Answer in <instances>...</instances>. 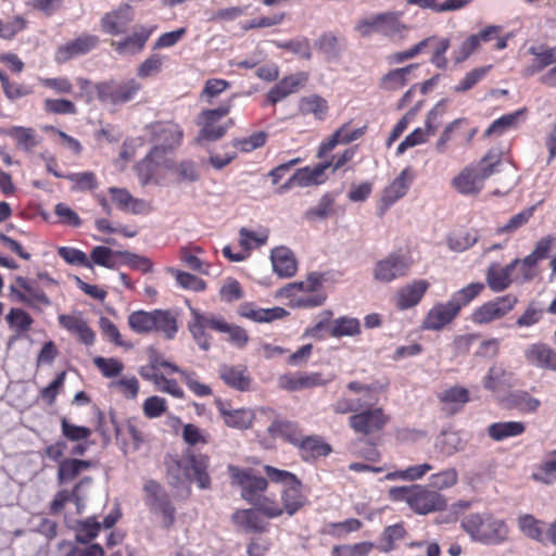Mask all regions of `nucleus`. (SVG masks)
Here are the masks:
<instances>
[{
    "label": "nucleus",
    "mask_w": 556,
    "mask_h": 556,
    "mask_svg": "<svg viewBox=\"0 0 556 556\" xmlns=\"http://www.w3.org/2000/svg\"><path fill=\"white\" fill-rule=\"evenodd\" d=\"M182 129L173 122H157L147 126L146 136L153 144L147 156L138 163L137 173L142 185L149 184L167 152L180 146Z\"/></svg>",
    "instance_id": "f257e3e1"
},
{
    "label": "nucleus",
    "mask_w": 556,
    "mask_h": 556,
    "mask_svg": "<svg viewBox=\"0 0 556 556\" xmlns=\"http://www.w3.org/2000/svg\"><path fill=\"white\" fill-rule=\"evenodd\" d=\"M191 318L188 321V330L192 339L202 351H208L212 345V337L207 330H214L227 336V340L237 348H243L249 341L248 332L240 326L229 324L223 316L210 312H200L190 308Z\"/></svg>",
    "instance_id": "f03ea898"
},
{
    "label": "nucleus",
    "mask_w": 556,
    "mask_h": 556,
    "mask_svg": "<svg viewBox=\"0 0 556 556\" xmlns=\"http://www.w3.org/2000/svg\"><path fill=\"white\" fill-rule=\"evenodd\" d=\"M484 290V283L471 282L452 294L447 302H439L428 312L422 328L438 331L451 324L463 307L467 306Z\"/></svg>",
    "instance_id": "7ed1b4c3"
},
{
    "label": "nucleus",
    "mask_w": 556,
    "mask_h": 556,
    "mask_svg": "<svg viewBox=\"0 0 556 556\" xmlns=\"http://www.w3.org/2000/svg\"><path fill=\"white\" fill-rule=\"evenodd\" d=\"M460 527L472 541L485 545H500L509 533L506 522L490 513L469 514L462 519Z\"/></svg>",
    "instance_id": "20e7f679"
},
{
    "label": "nucleus",
    "mask_w": 556,
    "mask_h": 556,
    "mask_svg": "<svg viewBox=\"0 0 556 556\" xmlns=\"http://www.w3.org/2000/svg\"><path fill=\"white\" fill-rule=\"evenodd\" d=\"M389 497L394 502H405L418 515L440 511L447 505L443 494L422 484L392 486Z\"/></svg>",
    "instance_id": "39448f33"
},
{
    "label": "nucleus",
    "mask_w": 556,
    "mask_h": 556,
    "mask_svg": "<svg viewBox=\"0 0 556 556\" xmlns=\"http://www.w3.org/2000/svg\"><path fill=\"white\" fill-rule=\"evenodd\" d=\"M208 465L210 459L206 455L188 453L181 460L168 468L169 476L175 479L170 483L178 485L185 481H195L200 489H208L211 485Z\"/></svg>",
    "instance_id": "423d86ee"
},
{
    "label": "nucleus",
    "mask_w": 556,
    "mask_h": 556,
    "mask_svg": "<svg viewBox=\"0 0 556 556\" xmlns=\"http://www.w3.org/2000/svg\"><path fill=\"white\" fill-rule=\"evenodd\" d=\"M100 102L108 105H122L135 99L141 84L135 78L126 80H108L94 86Z\"/></svg>",
    "instance_id": "0eeeda50"
},
{
    "label": "nucleus",
    "mask_w": 556,
    "mask_h": 556,
    "mask_svg": "<svg viewBox=\"0 0 556 556\" xmlns=\"http://www.w3.org/2000/svg\"><path fill=\"white\" fill-rule=\"evenodd\" d=\"M231 108V100H227L216 109L203 110L197 118V124L201 127L198 141H216L220 139L232 125V122L228 121L224 125H219L218 122L228 115Z\"/></svg>",
    "instance_id": "6e6552de"
},
{
    "label": "nucleus",
    "mask_w": 556,
    "mask_h": 556,
    "mask_svg": "<svg viewBox=\"0 0 556 556\" xmlns=\"http://www.w3.org/2000/svg\"><path fill=\"white\" fill-rule=\"evenodd\" d=\"M413 265L412 257L405 253L393 252L376 262L372 276L381 283H390L408 275Z\"/></svg>",
    "instance_id": "1a4fd4ad"
},
{
    "label": "nucleus",
    "mask_w": 556,
    "mask_h": 556,
    "mask_svg": "<svg viewBox=\"0 0 556 556\" xmlns=\"http://www.w3.org/2000/svg\"><path fill=\"white\" fill-rule=\"evenodd\" d=\"M13 301L23 303L33 309H41L51 305L46 292L37 283L23 276H16L9 287Z\"/></svg>",
    "instance_id": "9d476101"
},
{
    "label": "nucleus",
    "mask_w": 556,
    "mask_h": 556,
    "mask_svg": "<svg viewBox=\"0 0 556 556\" xmlns=\"http://www.w3.org/2000/svg\"><path fill=\"white\" fill-rule=\"evenodd\" d=\"M518 303L515 294L508 293L497 296L476 307L470 319L476 325H486L498 320L509 314Z\"/></svg>",
    "instance_id": "9b49d317"
},
{
    "label": "nucleus",
    "mask_w": 556,
    "mask_h": 556,
    "mask_svg": "<svg viewBox=\"0 0 556 556\" xmlns=\"http://www.w3.org/2000/svg\"><path fill=\"white\" fill-rule=\"evenodd\" d=\"M228 473L232 485L241 488V496L248 503H251L263 493L268 482L264 477L255 476L252 469H241L235 465L228 466Z\"/></svg>",
    "instance_id": "f8f14e48"
},
{
    "label": "nucleus",
    "mask_w": 556,
    "mask_h": 556,
    "mask_svg": "<svg viewBox=\"0 0 556 556\" xmlns=\"http://www.w3.org/2000/svg\"><path fill=\"white\" fill-rule=\"evenodd\" d=\"M390 417L381 407L362 408L349 419L350 427L365 435L381 431L389 422Z\"/></svg>",
    "instance_id": "ddd939ff"
},
{
    "label": "nucleus",
    "mask_w": 556,
    "mask_h": 556,
    "mask_svg": "<svg viewBox=\"0 0 556 556\" xmlns=\"http://www.w3.org/2000/svg\"><path fill=\"white\" fill-rule=\"evenodd\" d=\"M444 114V106L442 104L435 105L429 113L425 123V128H416L413 132L405 137V139L397 146V154H403L407 149L421 144L433 136L441 125V119Z\"/></svg>",
    "instance_id": "4468645a"
},
{
    "label": "nucleus",
    "mask_w": 556,
    "mask_h": 556,
    "mask_svg": "<svg viewBox=\"0 0 556 556\" xmlns=\"http://www.w3.org/2000/svg\"><path fill=\"white\" fill-rule=\"evenodd\" d=\"M135 12L134 8L124 3L113 11L108 12L101 18V29L111 36H117L124 34L128 25L134 21Z\"/></svg>",
    "instance_id": "2eb2a0df"
},
{
    "label": "nucleus",
    "mask_w": 556,
    "mask_h": 556,
    "mask_svg": "<svg viewBox=\"0 0 556 556\" xmlns=\"http://www.w3.org/2000/svg\"><path fill=\"white\" fill-rule=\"evenodd\" d=\"M412 185V176L407 168L403 169L382 191L379 211L384 214L395 202L406 195Z\"/></svg>",
    "instance_id": "dca6fc26"
},
{
    "label": "nucleus",
    "mask_w": 556,
    "mask_h": 556,
    "mask_svg": "<svg viewBox=\"0 0 556 556\" xmlns=\"http://www.w3.org/2000/svg\"><path fill=\"white\" fill-rule=\"evenodd\" d=\"M99 41L98 36L84 34L59 47L55 52V62L65 63L73 58L86 54L93 50L99 45Z\"/></svg>",
    "instance_id": "f3484780"
},
{
    "label": "nucleus",
    "mask_w": 556,
    "mask_h": 556,
    "mask_svg": "<svg viewBox=\"0 0 556 556\" xmlns=\"http://www.w3.org/2000/svg\"><path fill=\"white\" fill-rule=\"evenodd\" d=\"M143 491L146 492V504L150 509L161 513L169 521H173L175 509L163 488L157 482L149 480L144 483Z\"/></svg>",
    "instance_id": "a211bd4d"
},
{
    "label": "nucleus",
    "mask_w": 556,
    "mask_h": 556,
    "mask_svg": "<svg viewBox=\"0 0 556 556\" xmlns=\"http://www.w3.org/2000/svg\"><path fill=\"white\" fill-rule=\"evenodd\" d=\"M307 79L308 74L305 72H300L283 77L268 91L266 96L267 101L271 104L280 102L290 94L298 92L301 87L304 86Z\"/></svg>",
    "instance_id": "6ab92c4d"
},
{
    "label": "nucleus",
    "mask_w": 556,
    "mask_h": 556,
    "mask_svg": "<svg viewBox=\"0 0 556 556\" xmlns=\"http://www.w3.org/2000/svg\"><path fill=\"white\" fill-rule=\"evenodd\" d=\"M519 264V258H515L508 265L502 267L498 263H492L488 267L485 280L493 292L505 291L513 283V271Z\"/></svg>",
    "instance_id": "aec40b11"
},
{
    "label": "nucleus",
    "mask_w": 556,
    "mask_h": 556,
    "mask_svg": "<svg viewBox=\"0 0 556 556\" xmlns=\"http://www.w3.org/2000/svg\"><path fill=\"white\" fill-rule=\"evenodd\" d=\"M429 288L428 281L424 279L414 280L401 287L394 296L395 305L400 309H408L416 306Z\"/></svg>",
    "instance_id": "412c9836"
},
{
    "label": "nucleus",
    "mask_w": 556,
    "mask_h": 556,
    "mask_svg": "<svg viewBox=\"0 0 556 556\" xmlns=\"http://www.w3.org/2000/svg\"><path fill=\"white\" fill-rule=\"evenodd\" d=\"M528 52L532 58L522 70V74L526 77L534 76L556 62V49L554 48L544 46L531 47Z\"/></svg>",
    "instance_id": "4be33fe9"
},
{
    "label": "nucleus",
    "mask_w": 556,
    "mask_h": 556,
    "mask_svg": "<svg viewBox=\"0 0 556 556\" xmlns=\"http://www.w3.org/2000/svg\"><path fill=\"white\" fill-rule=\"evenodd\" d=\"M61 327L78 337L86 345H92L96 340L94 331L88 326L80 314H62L58 317Z\"/></svg>",
    "instance_id": "5701e85b"
},
{
    "label": "nucleus",
    "mask_w": 556,
    "mask_h": 556,
    "mask_svg": "<svg viewBox=\"0 0 556 556\" xmlns=\"http://www.w3.org/2000/svg\"><path fill=\"white\" fill-rule=\"evenodd\" d=\"M525 357L538 368L556 371V351L545 343L531 344L526 350Z\"/></svg>",
    "instance_id": "b1692460"
},
{
    "label": "nucleus",
    "mask_w": 556,
    "mask_h": 556,
    "mask_svg": "<svg viewBox=\"0 0 556 556\" xmlns=\"http://www.w3.org/2000/svg\"><path fill=\"white\" fill-rule=\"evenodd\" d=\"M154 27L140 26L135 33L118 41H112V47L119 54H135L143 49Z\"/></svg>",
    "instance_id": "393cba45"
},
{
    "label": "nucleus",
    "mask_w": 556,
    "mask_h": 556,
    "mask_svg": "<svg viewBox=\"0 0 556 556\" xmlns=\"http://www.w3.org/2000/svg\"><path fill=\"white\" fill-rule=\"evenodd\" d=\"M231 520L235 526L247 531V532H265L268 528V522L264 517L255 509H238L232 516Z\"/></svg>",
    "instance_id": "a878e982"
},
{
    "label": "nucleus",
    "mask_w": 556,
    "mask_h": 556,
    "mask_svg": "<svg viewBox=\"0 0 556 556\" xmlns=\"http://www.w3.org/2000/svg\"><path fill=\"white\" fill-rule=\"evenodd\" d=\"M217 409L222 415L224 422L231 428L248 429L252 426L254 413L251 409H232L228 404L217 401Z\"/></svg>",
    "instance_id": "bb28decb"
},
{
    "label": "nucleus",
    "mask_w": 556,
    "mask_h": 556,
    "mask_svg": "<svg viewBox=\"0 0 556 556\" xmlns=\"http://www.w3.org/2000/svg\"><path fill=\"white\" fill-rule=\"evenodd\" d=\"M270 261L274 271L283 278L292 277L298 269L292 251L286 247H277L271 250Z\"/></svg>",
    "instance_id": "cd10ccee"
},
{
    "label": "nucleus",
    "mask_w": 556,
    "mask_h": 556,
    "mask_svg": "<svg viewBox=\"0 0 556 556\" xmlns=\"http://www.w3.org/2000/svg\"><path fill=\"white\" fill-rule=\"evenodd\" d=\"M483 180L475 167L464 168L454 179V188L464 195L478 194L483 188Z\"/></svg>",
    "instance_id": "c85d7f7f"
},
{
    "label": "nucleus",
    "mask_w": 556,
    "mask_h": 556,
    "mask_svg": "<svg viewBox=\"0 0 556 556\" xmlns=\"http://www.w3.org/2000/svg\"><path fill=\"white\" fill-rule=\"evenodd\" d=\"M92 482V479L89 477L83 478L73 489V491L61 490L54 496L51 503V511L58 513L60 511L67 502H74L77 509L80 510L84 506L85 496L80 494V491L84 486H89Z\"/></svg>",
    "instance_id": "c756f323"
},
{
    "label": "nucleus",
    "mask_w": 556,
    "mask_h": 556,
    "mask_svg": "<svg viewBox=\"0 0 556 556\" xmlns=\"http://www.w3.org/2000/svg\"><path fill=\"white\" fill-rule=\"evenodd\" d=\"M438 399L444 405L443 409L447 414L454 415L469 402V392L464 387L455 386L440 392Z\"/></svg>",
    "instance_id": "7c9ffc66"
},
{
    "label": "nucleus",
    "mask_w": 556,
    "mask_h": 556,
    "mask_svg": "<svg viewBox=\"0 0 556 556\" xmlns=\"http://www.w3.org/2000/svg\"><path fill=\"white\" fill-rule=\"evenodd\" d=\"M403 12L401 11H387L380 13V35L394 39L402 38L407 31L408 27L402 21Z\"/></svg>",
    "instance_id": "2f4dec72"
},
{
    "label": "nucleus",
    "mask_w": 556,
    "mask_h": 556,
    "mask_svg": "<svg viewBox=\"0 0 556 556\" xmlns=\"http://www.w3.org/2000/svg\"><path fill=\"white\" fill-rule=\"evenodd\" d=\"M299 441L295 446L300 448L301 456L304 460L327 456L331 452L330 445L318 435H302Z\"/></svg>",
    "instance_id": "473e14b6"
},
{
    "label": "nucleus",
    "mask_w": 556,
    "mask_h": 556,
    "mask_svg": "<svg viewBox=\"0 0 556 556\" xmlns=\"http://www.w3.org/2000/svg\"><path fill=\"white\" fill-rule=\"evenodd\" d=\"M240 315L256 323H270L283 318L288 312L279 306L262 308L244 304L240 307Z\"/></svg>",
    "instance_id": "72a5a7b5"
},
{
    "label": "nucleus",
    "mask_w": 556,
    "mask_h": 556,
    "mask_svg": "<svg viewBox=\"0 0 556 556\" xmlns=\"http://www.w3.org/2000/svg\"><path fill=\"white\" fill-rule=\"evenodd\" d=\"M513 386H515L514 374L502 365L492 366L483 379V387L490 391H497Z\"/></svg>",
    "instance_id": "f704fd0d"
},
{
    "label": "nucleus",
    "mask_w": 556,
    "mask_h": 556,
    "mask_svg": "<svg viewBox=\"0 0 556 556\" xmlns=\"http://www.w3.org/2000/svg\"><path fill=\"white\" fill-rule=\"evenodd\" d=\"M434 447L441 454L452 456L466 447V441L458 431L444 430L438 435Z\"/></svg>",
    "instance_id": "c9c22d12"
},
{
    "label": "nucleus",
    "mask_w": 556,
    "mask_h": 556,
    "mask_svg": "<svg viewBox=\"0 0 556 556\" xmlns=\"http://www.w3.org/2000/svg\"><path fill=\"white\" fill-rule=\"evenodd\" d=\"M219 375L226 384L239 391H245L250 387V378L244 366L224 365L219 369Z\"/></svg>",
    "instance_id": "e433bc0d"
},
{
    "label": "nucleus",
    "mask_w": 556,
    "mask_h": 556,
    "mask_svg": "<svg viewBox=\"0 0 556 556\" xmlns=\"http://www.w3.org/2000/svg\"><path fill=\"white\" fill-rule=\"evenodd\" d=\"M299 111L302 115L312 114L315 119L324 121L328 114L329 105L325 98L314 93L300 99Z\"/></svg>",
    "instance_id": "4c0bfd02"
},
{
    "label": "nucleus",
    "mask_w": 556,
    "mask_h": 556,
    "mask_svg": "<svg viewBox=\"0 0 556 556\" xmlns=\"http://www.w3.org/2000/svg\"><path fill=\"white\" fill-rule=\"evenodd\" d=\"M124 251L112 250L108 247H94L90 253L91 264H96L110 269L122 266Z\"/></svg>",
    "instance_id": "58836bf2"
},
{
    "label": "nucleus",
    "mask_w": 556,
    "mask_h": 556,
    "mask_svg": "<svg viewBox=\"0 0 556 556\" xmlns=\"http://www.w3.org/2000/svg\"><path fill=\"white\" fill-rule=\"evenodd\" d=\"M324 276L317 271L308 274L304 281L287 285L280 291V295L291 298L298 295V292H319L323 285Z\"/></svg>",
    "instance_id": "ea45409f"
},
{
    "label": "nucleus",
    "mask_w": 556,
    "mask_h": 556,
    "mask_svg": "<svg viewBox=\"0 0 556 556\" xmlns=\"http://www.w3.org/2000/svg\"><path fill=\"white\" fill-rule=\"evenodd\" d=\"M160 166H164L172 173L176 174L178 182H194L200 177L195 163L190 160L174 163L173 161L165 159Z\"/></svg>",
    "instance_id": "a19ab883"
},
{
    "label": "nucleus",
    "mask_w": 556,
    "mask_h": 556,
    "mask_svg": "<svg viewBox=\"0 0 556 556\" xmlns=\"http://www.w3.org/2000/svg\"><path fill=\"white\" fill-rule=\"evenodd\" d=\"M526 426L521 421L494 422L488 427V434L494 441H503L508 438L521 435Z\"/></svg>",
    "instance_id": "79ce46f5"
},
{
    "label": "nucleus",
    "mask_w": 556,
    "mask_h": 556,
    "mask_svg": "<svg viewBox=\"0 0 556 556\" xmlns=\"http://www.w3.org/2000/svg\"><path fill=\"white\" fill-rule=\"evenodd\" d=\"M417 66V64H410L390 71L381 78L380 87L387 91H395L403 88L407 84L409 75Z\"/></svg>",
    "instance_id": "37998d69"
},
{
    "label": "nucleus",
    "mask_w": 556,
    "mask_h": 556,
    "mask_svg": "<svg viewBox=\"0 0 556 556\" xmlns=\"http://www.w3.org/2000/svg\"><path fill=\"white\" fill-rule=\"evenodd\" d=\"M268 432L273 438H282L294 446L302 437L298 425L286 419L274 420L268 427Z\"/></svg>",
    "instance_id": "c03bdc74"
},
{
    "label": "nucleus",
    "mask_w": 556,
    "mask_h": 556,
    "mask_svg": "<svg viewBox=\"0 0 556 556\" xmlns=\"http://www.w3.org/2000/svg\"><path fill=\"white\" fill-rule=\"evenodd\" d=\"M91 467L90 460L76 458H64L60 462L58 469V481L60 484L75 479L81 471Z\"/></svg>",
    "instance_id": "a18cd8bd"
},
{
    "label": "nucleus",
    "mask_w": 556,
    "mask_h": 556,
    "mask_svg": "<svg viewBox=\"0 0 556 556\" xmlns=\"http://www.w3.org/2000/svg\"><path fill=\"white\" fill-rule=\"evenodd\" d=\"M330 166L331 162L326 161L313 167H302L295 172V178L301 180V187L323 184L325 181V170Z\"/></svg>",
    "instance_id": "49530a36"
},
{
    "label": "nucleus",
    "mask_w": 556,
    "mask_h": 556,
    "mask_svg": "<svg viewBox=\"0 0 556 556\" xmlns=\"http://www.w3.org/2000/svg\"><path fill=\"white\" fill-rule=\"evenodd\" d=\"M532 477L544 484L556 483V448L544 456Z\"/></svg>",
    "instance_id": "de8ad7c7"
},
{
    "label": "nucleus",
    "mask_w": 556,
    "mask_h": 556,
    "mask_svg": "<svg viewBox=\"0 0 556 556\" xmlns=\"http://www.w3.org/2000/svg\"><path fill=\"white\" fill-rule=\"evenodd\" d=\"M302 484L300 480L296 483L289 484L282 492V502L285 510L289 516L294 515L305 503V496L302 494Z\"/></svg>",
    "instance_id": "09e8293b"
},
{
    "label": "nucleus",
    "mask_w": 556,
    "mask_h": 556,
    "mask_svg": "<svg viewBox=\"0 0 556 556\" xmlns=\"http://www.w3.org/2000/svg\"><path fill=\"white\" fill-rule=\"evenodd\" d=\"M110 417L114 427L116 439L119 440L123 431L126 430L132 439L134 450H138L143 442V434L139 428V421L136 418H129L124 425H121L117 422L114 413H111Z\"/></svg>",
    "instance_id": "8fccbe9b"
},
{
    "label": "nucleus",
    "mask_w": 556,
    "mask_h": 556,
    "mask_svg": "<svg viewBox=\"0 0 556 556\" xmlns=\"http://www.w3.org/2000/svg\"><path fill=\"white\" fill-rule=\"evenodd\" d=\"M329 332L334 338L354 337L361 333V324L355 317H340L331 323Z\"/></svg>",
    "instance_id": "3c124183"
},
{
    "label": "nucleus",
    "mask_w": 556,
    "mask_h": 556,
    "mask_svg": "<svg viewBox=\"0 0 556 556\" xmlns=\"http://www.w3.org/2000/svg\"><path fill=\"white\" fill-rule=\"evenodd\" d=\"M155 330L162 332L166 339H174L178 331L177 319L169 311L154 309Z\"/></svg>",
    "instance_id": "603ef678"
},
{
    "label": "nucleus",
    "mask_w": 556,
    "mask_h": 556,
    "mask_svg": "<svg viewBox=\"0 0 556 556\" xmlns=\"http://www.w3.org/2000/svg\"><path fill=\"white\" fill-rule=\"evenodd\" d=\"M508 403L513 408L525 413H535L541 406V401L531 396L527 391L518 390L509 394Z\"/></svg>",
    "instance_id": "864d4df0"
},
{
    "label": "nucleus",
    "mask_w": 556,
    "mask_h": 556,
    "mask_svg": "<svg viewBox=\"0 0 556 556\" xmlns=\"http://www.w3.org/2000/svg\"><path fill=\"white\" fill-rule=\"evenodd\" d=\"M8 135L16 141L17 147L25 151L33 150L40 142L33 128L13 126L8 130Z\"/></svg>",
    "instance_id": "5fc2aeb1"
},
{
    "label": "nucleus",
    "mask_w": 556,
    "mask_h": 556,
    "mask_svg": "<svg viewBox=\"0 0 556 556\" xmlns=\"http://www.w3.org/2000/svg\"><path fill=\"white\" fill-rule=\"evenodd\" d=\"M154 311L144 312L137 311L132 312L128 316V325L130 329L137 333H147L155 330L154 324Z\"/></svg>",
    "instance_id": "6e6d98bb"
},
{
    "label": "nucleus",
    "mask_w": 556,
    "mask_h": 556,
    "mask_svg": "<svg viewBox=\"0 0 556 556\" xmlns=\"http://www.w3.org/2000/svg\"><path fill=\"white\" fill-rule=\"evenodd\" d=\"M518 526L522 533L538 542H544V525L531 515H523L518 519Z\"/></svg>",
    "instance_id": "4d7b16f0"
},
{
    "label": "nucleus",
    "mask_w": 556,
    "mask_h": 556,
    "mask_svg": "<svg viewBox=\"0 0 556 556\" xmlns=\"http://www.w3.org/2000/svg\"><path fill=\"white\" fill-rule=\"evenodd\" d=\"M5 319L10 328L15 330L17 333L29 330L34 323L31 316L22 308H11L5 316Z\"/></svg>",
    "instance_id": "13d9d810"
},
{
    "label": "nucleus",
    "mask_w": 556,
    "mask_h": 556,
    "mask_svg": "<svg viewBox=\"0 0 556 556\" xmlns=\"http://www.w3.org/2000/svg\"><path fill=\"white\" fill-rule=\"evenodd\" d=\"M93 364L105 378H116L125 368L123 362L115 357L97 356Z\"/></svg>",
    "instance_id": "bf43d9fd"
},
{
    "label": "nucleus",
    "mask_w": 556,
    "mask_h": 556,
    "mask_svg": "<svg viewBox=\"0 0 556 556\" xmlns=\"http://www.w3.org/2000/svg\"><path fill=\"white\" fill-rule=\"evenodd\" d=\"M405 533L406 531L402 523H395L387 527L381 536L379 546L380 551L383 553L391 552L394 548L395 543L405 536Z\"/></svg>",
    "instance_id": "052dcab7"
},
{
    "label": "nucleus",
    "mask_w": 556,
    "mask_h": 556,
    "mask_svg": "<svg viewBox=\"0 0 556 556\" xmlns=\"http://www.w3.org/2000/svg\"><path fill=\"white\" fill-rule=\"evenodd\" d=\"M239 237L240 245L245 251H250L252 249L264 245L268 240V232L267 230L256 232L247 228H241L239 231Z\"/></svg>",
    "instance_id": "680f3d73"
},
{
    "label": "nucleus",
    "mask_w": 556,
    "mask_h": 556,
    "mask_svg": "<svg viewBox=\"0 0 556 556\" xmlns=\"http://www.w3.org/2000/svg\"><path fill=\"white\" fill-rule=\"evenodd\" d=\"M457 481L458 473L455 468H447L430 477V485L438 492L454 486Z\"/></svg>",
    "instance_id": "e2e57ef3"
},
{
    "label": "nucleus",
    "mask_w": 556,
    "mask_h": 556,
    "mask_svg": "<svg viewBox=\"0 0 556 556\" xmlns=\"http://www.w3.org/2000/svg\"><path fill=\"white\" fill-rule=\"evenodd\" d=\"M254 508L267 518H276L282 515L283 508L273 498L260 495L250 503Z\"/></svg>",
    "instance_id": "0e129e2a"
},
{
    "label": "nucleus",
    "mask_w": 556,
    "mask_h": 556,
    "mask_svg": "<svg viewBox=\"0 0 556 556\" xmlns=\"http://www.w3.org/2000/svg\"><path fill=\"white\" fill-rule=\"evenodd\" d=\"M501 163V154L496 151H490L477 166H475L479 176L485 181L491 175L497 172V166Z\"/></svg>",
    "instance_id": "69168bd1"
},
{
    "label": "nucleus",
    "mask_w": 556,
    "mask_h": 556,
    "mask_svg": "<svg viewBox=\"0 0 556 556\" xmlns=\"http://www.w3.org/2000/svg\"><path fill=\"white\" fill-rule=\"evenodd\" d=\"M491 66H482L468 72L465 77L454 87L455 92H466L472 89L489 73Z\"/></svg>",
    "instance_id": "338daca9"
},
{
    "label": "nucleus",
    "mask_w": 556,
    "mask_h": 556,
    "mask_svg": "<svg viewBox=\"0 0 556 556\" xmlns=\"http://www.w3.org/2000/svg\"><path fill=\"white\" fill-rule=\"evenodd\" d=\"M372 546L370 542L336 546L333 547V556H366L370 553Z\"/></svg>",
    "instance_id": "774afa93"
}]
</instances>
